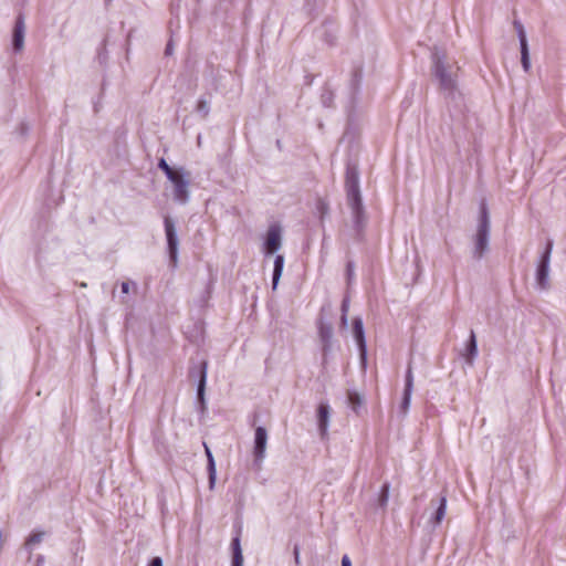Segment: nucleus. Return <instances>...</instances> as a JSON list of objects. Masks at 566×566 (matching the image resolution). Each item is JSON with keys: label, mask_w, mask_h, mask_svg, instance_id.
Here are the masks:
<instances>
[{"label": "nucleus", "mask_w": 566, "mask_h": 566, "mask_svg": "<svg viewBox=\"0 0 566 566\" xmlns=\"http://www.w3.org/2000/svg\"><path fill=\"white\" fill-rule=\"evenodd\" d=\"M346 274H347V279L348 281L350 282L354 277V274H355V265L352 261H349L347 263V266H346Z\"/></svg>", "instance_id": "nucleus-28"}, {"label": "nucleus", "mask_w": 566, "mask_h": 566, "mask_svg": "<svg viewBox=\"0 0 566 566\" xmlns=\"http://www.w3.org/2000/svg\"><path fill=\"white\" fill-rule=\"evenodd\" d=\"M389 500V483H384L378 495V506L384 509L387 506Z\"/></svg>", "instance_id": "nucleus-23"}, {"label": "nucleus", "mask_w": 566, "mask_h": 566, "mask_svg": "<svg viewBox=\"0 0 566 566\" xmlns=\"http://www.w3.org/2000/svg\"><path fill=\"white\" fill-rule=\"evenodd\" d=\"M165 226V234L167 240V248L169 253V259L172 266H176L178 260V245L179 239L177 235V230L174 220L170 217H165L164 219Z\"/></svg>", "instance_id": "nucleus-6"}, {"label": "nucleus", "mask_w": 566, "mask_h": 566, "mask_svg": "<svg viewBox=\"0 0 566 566\" xmlns=\"http://www.w3.org/2000/svg\"><path fill=\"white\" fill-rule=\"evenodd\" d=\"M489 241H490V218L489 211L485 203L481 205L480 209V218L476 228V233L474 235V248H473V258L476 260H481L484 254L489 250Z\"/></svg>", "instance_id": "nucleus-3"}, {"label": "nucleus", "mask_w": 566, "mask_h": 566, "mask_svg": "<svg viewBox=\"0 0 566 566\" xmlns=\"http://www.w3.org/2000/svg\"><path fill=\"white\" fill-rule=\"evenodd\" d=\"M446 511H447V499H446V496H442L439 500L438 507H437L436 513H434V515L432 517L434 524L441 523V521L443 520V517L446 515Z\"/></svg>", "instance_id": "nucleus-21"}, {"label": "nucleus", "mask_w": 566, "mask_h": 566, "mask_svg": "<svg viewBox=\"0 0 566 566\" xmlns=\"http://www.w3.org/2000/svg\"><path fill=\"white\" fill-rule=\"evenodd\" d=\"M44 535L45 533L42 531L31 533L29 537L25 539V549L31 554L34 546L39 545L43 541Z\"/></svg>", "instance_id": "nucleus-19"}, {"label": "nucleus", "mask_w": 566, "mask_h": 566, "mask_svg": "<svg viewBox=\"0 0 566 566\" xmlns=\"http://www.w3.org/2000/svg\"><path fill=\"white\" fill-rule=\"evenodd\" d=\"M347 205L350 209L353 226L357 239H361L367 224V214L363 205L359 189V174L355 166L348 165L345 175Z\"/></svg>", "instance_id": "nucleus-1"}, {"label": "nucleus", "mask_w": 566, "mask_h": 566, "mask_svg": "<svg viewBox=\"0 0 566 566\" xmlns=\"http://www.w3.org/2000/svg\"><path fill=\"white\" fill-rule=\"evenodd\" d=\"M196 111L201 114L203 117H207L209 112H210V102L205 99V98H200L198 101V104H197V107H196Z\"/></svg>", "instance_id": "nucleus-25"}, {"label": "nucleus", "mask_w": 566, "mask_h": 566, "mask_svg": "<svg viewBox=\"0 0 566 566\" xmlns=\"http://www.w3.org/2000/svg\"><path fill=\"white\" fill-rule=\"evenodd\" d=\"M24 34H25V23L24 18L22 14H19L14 29H13V36H12V46L15 52L22 51L24 46Z\"/></svg>", "instance_id": "nucleus-12"}, {"label": "nucleus", "mask_w": 566, "mask_h": 566, "mask_svg": "<svg viewBox=\"0 0 566 566\" xmlns=\"http://www.w3.org/2000/svg\"><path fill=\"white\" fill-rule=\"evenodd\" d=\"M412 390H413V374H412V368L409 365L408 369L406 371L405 389H403V395H402V399L400 402V410L403 415L407 413V411L410 407Z\"/></svg>", "instance_id": "nucleus-11"}, {"label": "nucleus", "mask_w": 566, "mask_h": 566, "mask_svg": "<svg viewBox=\"0 0 566 566\" xmlns=\"http://www.w3.org/2000/svg\"><path fill=\"white\" fill-rule=\"evenodd\" d=\"M44 564V556L38 555L35 558V566H42Z\"/></svg>", "instance_id": "nucleus-34"}, {"label": "nucleus", "mask_w": 566, "mask_h": 566, "mask_svg": "<svg viewBox=\"0 0 566 566\" xmlns=\"http://www.w3.org/2000/svg\"><path fill=\"white\" fill-rule=\"evenodd\" d=\"M190 179L191 175L184 167H179L176 174L168 180L172 184L174 200L180 205H186L190 198Z\"/></svg>", "instance_id": "nucleus-4"}, {"label": "nucleus", "mask_w": 566, "mask_h": 566, "mask_svg": "<svg viewBox=\"0 0 566 566\" xmlns=\"http://www.w3.org/2000/svg\"><path fill=\"white\" fill-rule=\"evenodd\" d=\"M207 363L202 361L199 367V382L197 388L198 400L201 403V407L205 408V389L207 382Z\"/></svg>", "instance_id": "nucleus-15"}, {"label": "nucleus", "mask_w": 566, "mask_h": 566, "mask_svg": "<svg viewBox=\"0 0 566 566\" xmlns=\"http://www.w3.org/2000/svg\"><path fill=\"white\" fill-rule=\"evenodd\" d=\"M342 566H352V562L347 555L343 556Z\"/></svg>", "instance_id": "nucleus-35"}, {"label": "nucleus", "mask_w": 566, "mask_h": 566, "mask_svg": "<svg viewBox=\"0 0 566 566\" xmlns=\"http://www.w3.org/2000/svg\"><path fill=\"white\" fill-rule=\"evenodd\" d=\"M333 102V94L331 92H326L322 95V103L324 106L329 107L332 106Z\"/></svg>", "instance_id": "nucleus-27"}, {"label": "nucleus", "mask_w": 566, "mask_h": 566, "mask_svg": "<svg viewBox=\"0 0 566 566\" xmlns=\"http://www.w3.org/2000/svg\"><path fill=\"white\" fill-rule=\"evenodd\" d=\"M232 563L231 566H243V555L241 549L240 537L235 536L231 542Z\"/></svg>", "instance_id": "nucleus-18"}, {"label": "nucleus", "mask_w": 566, "mask_h": 566, "mask_svg": "<svg viewBox=\"0 0 566 566\" xmlns=\"http://www.w3.org/2000/svg\"><path fill=\"white\" fill-rule=\"evenodd\" d=\"M282 234L279 226H271L268 229L264 242L265 254H273L281 249Z\"/></svg>", "instance_id": "nucleus-8"}, {"label": "nucleus", "mask_w": 566, "mask_h": 566, "mask_svg": "<svg viewBox=\"0 0 566 566\" xmlns=\"http://www.w3.org/2000/svg\"><path fill=\"white\" fill-rule=\"evenodd\" d=\"M467 364L473 365L474 358L478 356V343L473 331L470 333L469 340L465 345L464 353L462 354Z\"/></svg>", "instance_id": "nucleus-14"}, {"label": "nucleus", "mask_w": 566, "mask_h": 566, "mask_svg": "<svg viewBox=\"0 0 566 566\" xmlns=\"http://www.w3.org/2000/svg\"><path fill=\"white\" fill-rule=\"evenodd\" d=\"M521 63L525 72L531 69L530 51L527 49H521Z\"/></svg>", "instance_id": "nucleus-26"}, {"label": "nucleus", "mask_w": 566, "mask_h": 566, "mask_svg": "<svg viewBox=\"0 0 566 566\" xmlns=\"http://www.w3.org/2000/svg\"><path fill=\"white\" fill-rule=\"evenodd\" d=\"M284 268V256L277 254L274 259L273 274H272V289L275 290L280 282Z\"/></svg>", "instance_id": "nucleus-17"}, {"label": "nucleus", "mask_w": 566, "mask_h": 566, "mask_svg": "<svg viewBox=\"0 0 566 566\" xmlns=\"http://www.w3.org/2000/svg\"><path fill=\"white\" fill-rule=\"evenodd\" d=\"M514 25H515V29L517 31V36H518V40H520L521 49H527L528 48L527 39H526V34H525V31H524V28H523L522 23L518 22V21H515Z\"/></svg>", "instance_id": "nucleus-24"}, {"label": "nucleus", "mask_w": 566, "mask_h": 566, "mask_svg": "<svg viewBox=\"0 0 566 566\" xmlns=\"http://www.w3.org/2000/svg\"><path fill=\"white\" fill-rule=\"evenodd\" d=\"M552 250L553 241L549 240L546 244V248L541 256V260L536 269V282L541 290H546L549 286L548 275Z\"/></svg>", "instance_id": "nucleus-5"}, {"label": "nucleus", "mask_w": 566, "mask_h": 566, "mask_svg": "<svg viewBox=\"0 0 566 566\" xmlns=\"http://www.w3.org/2000/svg\"><path fill=\"white\" fill-rule=\"evenodd\" d=\"M329 416L331 408L328 403L321 402L317 407V426L322 438L327 434Z\"/></svg>", "instance_id": "nucleus-13"}, {"label": "nucleus", "mask_w": 566, "mask_h": 566, "mask_svg": "<svg viewBox=\"0 0 566 566\" xmlns=\"http://www.w3.org/2000/svg\"><path fill=\"white\" fill-rule=\"evenodd\" d=\"M206 453H207V458H208L209 485H210V489H212L214 486L216 476H217L216 462H214L213 455L208 447H206Z\"/></svg>", "instance_id": "nucleus-20"}, {"label": "nucleus", "mask_w": 566, "mask_h": 566, "mask_svg": "<svg viewBox=\"0 0 566 566\" xmlns=\"http://www.w3.org/2000/svg\"><path fill=\"white\" fill-rule=\"evenodd\" d=\"M353 334H354L355 340L357 343V346L359 348L361 361L365 363L367 349H366L364 324H363V319L360 317H356L353 322Z\"/></svg>", "instance_id": "nucleus-10"}, {"label": "nucleus", "mask_w": 566, "mask_h": 566, "mask_svg": "<svg viewBox=\"0 0 566 566\" xmlns=\"http://www.w3.org/2000/svg\"><path fill=\"white\" fill-rule=\"evenodd\" d=\"M347 403L355 413H359L360 409L365 405L364 397L356 390L347 391Z\"/></svg>", "instance_id": "nucleus-16"}, {"label": "nucleus", "mask_w": 566, "mask_h": 566, "mask_svg": "<svg viewBox=\"0 0 566 566\" xmlns=\"http://www.w3.org/2000/svg\"><path fill=\"white\" fill-rule=\"evenodd\" d=\"M129 289H130V283L129 282H122V284H120L122 293L128 294L129 293Z\"/></svg>", "instance_id": "nucleus-30"}, {"label": "nucleus", "mask_w": 566, "mask_h": 566, "mask_svg": "<svg viewBox=\"0 0 566 566\" xmlns=\"http://www.w3.org/2000/svg\"><path fill=\"white\" fill-rule=\"evenodd\" d=\"M340 323L343 327H347L348 325V314L343 313L340 317Z\"/></svg>", "instance_id": "nucleus-33"}, {"label": "nucleus", "mask_w": 566, "mask_h": 566, "mask_svg": "<svg viewBox=\"0 0 566 566\" xmlns=\"http://www.w3.org/2000/svg\"><path fill=\"white\" fill-rule=\"evenodd\" d=\"M317 329L322 345V352L324 357H326L332 349L333 327L329 323H325L323 319H319L317 323Z\"/></svg>", "instance_id": "nucleus-9"}, {"label": "nucleus", "mask_w": 566, "mask_h": 566, "mask_svg": "<svg viewBox=\"0 0 566 566\" xmlns=\"http://www.w3.org/2000/svg\"><path fill=\"white\" fill-rule=\"evenodd\" d=\"M171 52H172V41L170 40V41L167 43V45H166L165 53H166L167 55H170V54H171Z\"/></svg>", "instance_id": "nucleus-36"}, {"label": "nucleus", "mask_w": 566, "mask_h": 566, "mask_svg": "<svg viewBox=\"0 0 566 566\" xmlns=\"http://www.w3.org/2000/svg\"><path fill=\"white\" fill-rule=\"evenodd\" d=\"M293 554H294L295 564L298 565L300 564V547L297 545L294 546Z\"/></svg>", "instance_id": "nucleus-31"}, {"label": "nucleus", "mask_w": 566, "mask_h": 566, "mask_svg": "<svg viewBox=\"0 0 566 566\" xmlns=\"http://www.w3.org/2000/svg\"><path fill=\"white\" fill-rule=\"evenodd\" d=\"M342 314L343 313H346L348 314V310H349V300L347 297H345L342 302Z\"/></svg>", "instance_id": "nucleus-29"}, {"label": "nucleus", "mask_w": 566, "mask_h": 566, "mask_svg": "<svg viewBox=\"0 0 566 566\" xmlns=\"http://www.w3.org/2000/svg\"><path fill=\"white\" fill-rule=\"evenodd\" d=\"M268 431L264 427H256L253 441V463L260 469L266 455Z\"/></svg>", "instance_id": "nucleus-7"}, {"label": "nucleus", "mask_w": 566, "mask_h": 566, "mask_svg": "<svg viewBox=\"0 0 566 566\" xmlns=\"http://www.w3.org/2000/svg\"><path fill=\"white\" fill-rule=\"evenodd\" d=\"M148 566H163V559L160 557H154Z\"/></svg>", "instance_id": "nucleus-32"}, {"label": "nucleus", "mask_w": 566, "mask_h": 566, "mask_svg": "<svg viewBox=\"0 0 566 566\" xmlns=\"http://www.w3.org/2000/svg\"><path fill=\"white\" fill-rule=\"evenodd\" d=\"M158 168L161 171H164V174L166 175L167 179L171 178V176L174 174H176L177 170H179V167H171V166H169L168 163L164 158L159 159Z\"/></svg>", "instance_id": "nucleus-22"}, {"label": "nucleus", "mask_w": 566, "mask_h": 566, "mask_svg": "<svg viewBox=\"0 0 566 566\" xmlns=\"http://www.w3.org/2000/svg\"><path fill=\"white\" fill-rule=\"evenodd\" d=\"M432 73L439 82L440 90L448 96H453L457 91V71L449 63L446 54L439 49H434L432 54Z\"/></svg>", "instance_id": "nucleus-2"}]
</instances>
